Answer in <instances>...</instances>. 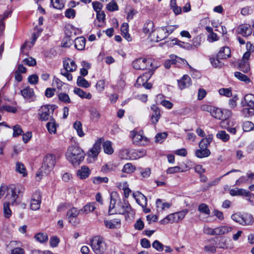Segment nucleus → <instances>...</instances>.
Wrapping results in <instances>:
<instances>
[{
    "instance_id": "nucleus-61",
    "label": "nucleus",
    "mask_w": 254,
    "mask_h": 254,
    "mask_svg": "<svg viewBox=\"0 0 254 254\" xmlns=\"http://www.w3.org/2000/svg\"><path fill=\"white\" fill-rule=\"evenodd\" d=\"M107 9L110 11H114L118 10V6L115 0L111 1L106 6Z\"/></svg>"
},
{
    "instance_id": "nucleus-17",
    "label": "nucleus",
    "mask_w": 254,
    "mask_h": 254,
    "mask_svg": "<svg viewBox=\"0 0 254 254\" xmlns=\"http://www.w3.org/2000/svg\"><path fill=\"white\" fill-rule=\"evenodd\" d=\"M102 142V139H98L94 144L92 148H91L88 152L89 156L92 157H96L99 154L100 150V146Z\"/></svg>"
},
{
    "instance_id": "nucleus-55",
    "label": "nucleus",
    "mask_w": 254,
    "mask_h": 254,
    "mask_svg": "<svg viewBox=\"0 0 254 254\" xmlns=\"http://www.w3.org/2000/svg\"><path fill=\"white\" fill-rule=\"evenodd\" d=\"M93 183L94 184L98 185L102 183H107L108 182L109 179L107 177H95L92 178Z\"/></svg>"
},
{
    "instance_id": "nucleus-24",
    "label": "nucleus",
    "mask_w": 254,
    "mask_h": 254,
    "mask_svg": "<svg viewBox=\"0 0 254 254\" xmlns=\"http://www.w3.org/2000/svg\"><path fill=\"white\" fill-rule=\"evenodd\" d=\"M241 225L243 226L252 225L254 223V218L252 214L245 213L242 215Z\"/></svg>"
},
{
    "instance_id": "nucleus-53",
    "label": "nucleus",
    "mask_w": 254,
    "mask_h": 254,
    "mask_svg": "<svg viewBox=\"0 0 254 254\" xmlns=\"http://www.w3.org/2000/svg\"><path fill=\"white\" fill-rule=\"evenodd\" d=\"M167 133L166 132L158 133L155 136V142L162 143L167 137Z\"/></svg>"
},
{
    "instance_id": "nucleus-31",
    "label": "nucleus",
    "mask_w": 254,
    "mask_h": 254,
    "mask_svg": "<svg viewBox=\"0 0 254 254\" xmlns=\"http://www.w3.org/2000/svg\"><path fill=\"white\" fill-rule=\"evenodd\" d=\"M86 40L83 37L75 38L74 40V46L78 50H83L85 46Z\"/></svg>"
},
{
    "instance_id": "nucleus-52",
    "label": "nucleus",
    "mask_w": 254,
    "mask_h": 254,
    "mask_svg": "<svg viewBox=\"0 0 254 254\" xmlns=\"http://www.w3.org/2000/svg\"><path fill=\"white\" fill-rule=\"evenodd\" d=\"M130 149H125L120 151L119 156L123 159H130Z\"/></svg>"
},
{
    "instance_id": "nucleus-19",
    "label": "nucleus",
    "mask_w": 254,
    "mask_h": 254,
    "mask_svg": "<svg viewBox=\"0 0 254 254\" xmlns=\"http://www.w3.org/2000/svg\"><path fill=\"white\" fill-rule=\"evenodd\" d=\"M130 159L136 160L144 157L146 154V151L144 149H130Z\"/></svg>"
},
{
    "instance_id": "nucleus-15",
    "label": "nucleus",
    "mask_w": 254,
    "mask_h": 254,
    "mask_svg": "<svg viewBox=\"0 0 254 254\" xmlns=\"http://www.w3.org/2000/svg\"><path fill=\"white\" fill-rule=\"evenodd\" d=\"M143 32L146 34H149V36L151 38L152 35L153 34L155 36L154 32V25L152 21L148 20L144 23L143 28Z\"/></svg>"
},
{
    "instance_id": "nucleus-2",
    "label": "nucleus",
    "mask_w": 254,
    "mask_h": 254,
    "mask_svg": "<svg viewBox=\"0 0 254 254\" xmlns=\"http://www.w3.org/2000/svg\"><path fill=\"white\" fill-rule=\"evenodd\" d=\"M67 159L73 165L78 166L84 160L85 154L78 146H69L66 152Z\"/></svg>"
},
{
    "instance_id": "nucleus-13",
    "label": "nucleus",
    "mask_w": 254,
    "mask_h": 254,
    "mask_svg": "<svg viewBox=\"0 0 254 254\" xmlns=\"http://www.w3.org/2000/svg\"><path fill=\"white\" fill-rule=\"evenodd\" d=\"M153 71H149L148 72L143 73L142 75L138 77L137 79L135 86L136 87H139L141 86H143L145 82L150 79L151 75H152Z\"/></svg>"
},
{
    "instance_id": "nucleus-14",
    "label": "nucleus",
    "mask_w": 254,
    "mask_h": 254,
    "mask_svg": "<svg viewBox=\"0 0 254 254\" xmlns=\"http://www.w3.org/2000/svg\"><path fill=\"white\" fill-rule=\"evenodd\" d=\"M104 224L107 228L114 229L120 228L121 223L119 219H113L111 220L104 219Z\"/></svg>"
},
{
    "instance_id": "nucleus-25",
    "label": "nucleus",
    "mask_w": 254,
    "mask_h": 254,
    "mask_svg": "<svg viewBox=\"0 0 254 254\" xmlns=\"http://www.w3.org/2000/svg\"><path fill=\"white\" fill-rule=\"evenodd\" d=\"M230 56L231 50L226 46L221 48L217 54V58L220 59H226Z\"/></svg>"
},
{
    "instance_id": "nucleus-27",
    "label": "nucleus",
    "mask_w": 254,
    "mask_h": 254,
    "mask_svg": "<svg viewBox=\"0 0 254 254\" xmlns=\"http://www.w3.org/2000/svg\"><path fill=\"white\" fill-rule=\"evenodd\" d=\"M163 27H160L157 30L156 37L155 39L151 38V41L158 42L163 40L168 37Z\"/></svg>"
},
{
    "instance_id": "nucleus-21",
    "label": "nucleus",
    "mask_w": 254,
    "mask_h": 254,
    "mask_svg": "<svg viewBox=\"0 0 254 254\" xmlns=\"http://www.w3.org/2000/svg\"><path fill=\"white\" fill-rule=\"evenodd\" d=\"M156 205L158 211H163L170 208L172 203L166 202L164 200L158 198L156 200Z\"/></svg>"
},
{
    "instance_id": "nucleus-42",
    "label": "nucleus",
    "mask_w": 254,
    "mask_h": 254,
    "mask_svg": "<svg viewBox=\"0 0 254 254\" xmlns=\"http://www.w3.org/2000/svg\"><path fill=\"white\" fill-rule=\"evenodd\" d=\"M66 0H51V2L53 7L61 9L64 8Z\"/></svg>"
},
{
    "instance_id": "nucleus-37",
    "label": "nucleus",
    "mask_w": 254,
    "mask_h": 254,
    "mask_svg": "<svg viewBox=\"0 0 254 254\" xmlns=\"http://www.w3.org/2000/svg\"><path fill=\"white\" fill-rule=\"evenodd\" d=\"M96 208L95 202H90L86 204L82 209H80L81 213L83 214H88L92 212Z\"/></svg>"
},
{
    "instance_id": "nucleus-54",
    "label": "nucleus",
    "mask_w": 254,
    "mask_h": 254,
    "mask_svg": "<svg viewBox=\"0 0 254 254\" xmlns=\"http://www.w3.org/2000/svg\"><path fill=\"white\" fill-rule=\"evenodd\" d=\"M9 203H7V202H5L3 203V213L4 216L5 218H9L12 214V212L9 208Z\"/></svg>"
},
{
    "instance_id": "nucleus-51",
    "label": "nucleus",
    "mask_w": 254,
    "mask_h": 254,
    "mask_svg": "<svg viewBox=\"0 0 254 254\" xmlns=\"http://www.w3.org/2000/svg\"><path fill=\"white\" fill-rule=\"evenodd\" d=\"M135 170V167L130 163L126 164L124 165L123 169H122V171L123 172L128 174L131 173L133 172Z\"/></svg>"
},
{
    "instance_id": "nucleus-4",
    "label": "nucleus",
    "mask_w": 254,
    "mask_h": 254,
    "mask_svg": "<svg viewBox=\"0 0 254 254\" xmlns=\"http://www.w3.org/2000/svg\"><path fill=\"white\" fill-rule=\"evenodd\" d=\"M64 69L61 70V74L66 77L68 80L72 79V76L70 72H73L76 70L77 65L74 61L70 59H67L63 62Z\"/></svg>"
},
{
    "instance_id": "nucleus-9",
    "label": "nucleus",
    "mask_w": 254,
    "mask_h": 254,
    "mask_svg": "<svg viewBox=\"0 0 254 254\" xmlns=\"http://www.w3.org/2000/svg\"><path fill=\"white\" fill-rule=\"evenodd\" d=\"M55 163V156L52 154H47L43 160L42 171L45 174H48L54 169Z\"/></svg>"
},
{
    "instance_id": "nucleus-43",
    "label": "nucleus",
    "mask_w": 254,
    "mask_h": 254,
    "mask_svg": "<svg viewBox=\"0 0 254 254\" xmlns=\"http://www.w3.org/2000/svg\"><path fill=\"white\" fill-rule=\"evenodd\" d=\"M216 137L223 142H227L230 139L229 135L224 130H219L216 134Z\"/></svg>"
},
{
    "instance_id": "nucleus-6",
    "label": "nucleus",
    "mask_w": 254,
    "mask_h": 254,
    "mask_svg": "<svg viewBox=\"0 0 254 254\" xmlns=\"http://www.w3.org/2000/svg\"><path fill=\"white\" fill-rule=\"evenodd\" d=\"M25 190V188L23 186H20L16 188L15 189L12 188L7 189V193L6 195V198L8 200L7 203L14 204L17 203V199L19 195L22 194Z\"/></svg>"
},
{
    "instance_id": "nucleus-59",
    "label": "nucleus",
    "mask_w": 254,
    "mask_h": 254,
    "mask_svg": "<svg viewBox=\"0 0 254 254\" xmlns=\"http://www.w3.org/2000/svg\"><path fill=\"white\" fill-rule=\"evenodd\" d=\"M219 93L222 96L230 97L232 95V90L230 88H221L218 91Z\"/></svg>"
},
{
    "instance_id": "nucleus-35",
    "label": "nucleus",
    "mask_w": 254,
    "mask_h": 254,
    "mask_svg": "<svg viewBox=\"0 0 254 254\" xmlns=\"http://www.w3.org/2000/svg\"><path fill=\"white\" fill-rule=\"evenodd\" d=\"M213 135L212 134L208 135L206 137L202 138L199 142V147L207 148L208 145L213 140Z\"/></svg>"
},
{
    "instance_id": "nucleus-32",
    "label": "nucleus",
    "mask_w": 254,
    "mask_h": 254,
    "mask_svg": "<svg viewBox=\"0 0 254 254\" xmlns=\"http://www.w3.org/2000/svg\"><path fill=\"white\" fill-rule=\"evenodd\" d=\"M230 193L231 195H244L245 196H249L250 192L243 189H232L230 190Z\"/></svg>"
},
{
    "instance_id": "nucleus-28",
    "label": "nucleus",
    "mask_w": 254,
    "mask_h": 254,
    "mask_svg": "<svg viewBox=\"0 0 254 254\" xmlns=\"http://www.w3.org/2000/svg\"><path fill=\"white\" fill-rule=\"evenodd\" d=\"M89 111L90 112V119L94 122H98L101 118V114L97 109L95 107H91Z\"/></svg>"
},
{
    "instance_id": "nucleus-49",
    "label": "nucleus",
    "mask_w": 254,
    "mask_h": 254,
    "mask_svg": "<svg viewBox=\"0 0 254 254\" xmlns=\"http://www.w3.org/2000/svg\"><path fill=\"white\" fill-rule=\"evenodd\" d=\"M77 85L78 86L88 88L90 86V84L85 78L81 76H78L77 80Z\"/></svg>"
},
{
    "instance_id": "nucleus-36",
    "label": "nucleus",
    "mask_w": 254,
    "mask_h": 254,
    "mask_svg": "<svg viewBox=\"0 0 254 254\" xmlns=\"http://www.w3.org/2000/svg\"><path fill=\"white\" fill-rule=\"evenodd\" d=\"M77 31V29L71 25H67L65 27V34L70 38L76 35Z\"/></svg>"
},
{
    "instance_id": "nucleus-18",
    "label": "nucleus",
    "mask_w": 254,
    "mask_h": 254,
    "mask_svg": "<svg viewBox=\"0 0 254 254\" xmlns=\"http://www.w3.org/2000/svg\"><path fill=\"white\" fill-rule=\"evenodd\" d=\"M237 33L242 35L244 37H248L251 35L252 30L250 26L247 24H242L240 25L237 28Z\"/></svg>"
},
{
    "instance_id": "nucleus-20",
    "label": "nucleus",
    "mask_w": 254,
    "mask_h": 254,
    "mask_svg": "<svg viewBox=\"0 0 254 254\" xmlns=\"http://www.w3.org/2000/svg\"><path fill=\"white\" fill-rule=\"evenodd\" d=\"M178 82L179 87L181 90L189 87L191 84V79L188 75H184Z\"/></svg>"
},
{
    "instance_id": "nucleus-23",
    "label": "nucleus",
    "mask_w": 254,
    "mask_h": 254,
    "mask_svg": "<svg viewBox=\"0 0 254 254\" xmlns=\"http://www.w3.org/2000/svg\"><path fill=\"white\" fill-rule=\"evenodd\" d=\"M90 173V170L88 167L83 166L77 171V175L80 179H85L89 177Z\"/></svg>"
},
{
    "instance_id": "nucleus-63",
    "label": "nucleus",
    "mask_w": 254,
    "mask_h": 254,
    "mask_svg": "<svg viewBox=\"0 0 254 254\" xmlns=\"http://www.w3.org/2000/svg\"><path fill=\"white\" fill-rule=\"evenodd\" d=\"M152 247L153 248L159 252H162L164 248V245L158 240H155L154 241L152 244Z\"/></svg>"
},
{
    "instance_id": "nucleus-26",
    "label": "nucleus",
    "mask_w": 254,
    "mask_h": 254,
    "mask_svg": "<svg viewBox=\"0 0 254 254\" xmlns=\"http://www.w3.org/2000/svg\"><path fill=\"white\" fill-rule=\"evenodd\" d=\"M132 140L134 144L142 145L144 144V141H146V138L140 133L133 132Z\"/></svg>"
},
{
    "instance_id": "nucleus-29",
    "label": "nucleus",
    "mask_w": 254,
    "mask_h": 254,
    "mask_svg": "<svg viewBox=\"0 0 254 254\" xmlns=\"http://www.w3.org/2000/svg\"><path fill=\"white\" fill-rule=\"evenodd\" d=\"M181 61L184 62V60L176 56H172L171 59L165 61L164 65L166 68H169L171 64H176L177 62L180 63Z\"/></svg>"
},
{
    "instance_id": "nucleus-40",
    "label": "nucleus",
    "mask_w": 254,
    "mask_h": 254,
    "mask_svg": "<svg viewBox=\"0 0 254 254\" xmlns=\"http://www.w3.org/2000/svg\"><path fill=\"white\" fill-rule=\"evenodd\" d=\"M211 116L215 119L221 120L223 119V112L220 109L213 107L210 113Z\"/></svg>"
},
{
    "instance_id": "nucleus-1",
    "label": "nucleus",
    "mask_w": 254,
    "mask_h": 254,
    "mask_svg": "<svg viewBox=\"0 0 254 254\" xmlns=\"http://www.w3.org/2000/svg\"><path fill=\"white\" fill-rule=\"evenodd\" d=\"M117 193L112 192L110 195V203L108 212L110 215L119 214L125 215L127 217H133L135 212L132 209L129 203L124 200L122 201L117 199Z\"/></svg>"
},
{
    "instance_id": "nucleus-44",
    "label": "nucleus",
    "mask_w": 254,
    "mask_h": 254,
    "mask_svg": "<svg viewBox=\"0 0 254 254\" xmlns=\"http://www.w3.org/2000/svg\"><path fill=\"white\" fill-rule=\"evenodd\" d=\"M112 143L110 141H106L103 143L104 151L108 154H112L114 152V149L112 147Z\"/></svg>"
},
{
    "instance_id": "nucleus-3",
    "label": "nucleus",
    "mask_w": 254,
    "mask_h": 254,
    "mask_svg": "<svg viewBox=\"0 0 254 254\" xmlns=\"http://www.w3.org/2000/svg\"><path fill=\"white\" fill-rule=\"evenodd\" d=\"M245 105L247 107L242 111L243 115L249 117L254 115V95L248 94L244 97Z\"/></svg>"
},
{
    "instance_id": "nucleus-11",
    "label": "nucleus",
    "mask_w": 254,
    "mask_h": 254,
    "mask_svg": "<svg viewBox=\"0 0 254 254\" xmlns=\"http://www.w3.org/2000/svg\"><path fill=\"white\" fill-rule=\"evenodd\" d=\"M41 202V194L39 190H36L33 193L30 203L31 209L33 210H37L40 207Z\"/></svg>"
},
{
    "instance_id": "nucleus-46",
    "label": "nucleus",
    "mask_w": 254,
    "mask_h": 254,
    "mask_svg": "<svg viewBox=\"0 0 254 254\" xmlns=\"http://www.w3.org/2000/svg\"><path fill=\"white\" fill-rule=\"evenodd\" d=\"M80 213H81L80 209L78 210L75 207H72L67 212L66 218L76 217Z\"/></svg>"
},
{
    "instance_id": "nucleus-22",
    "label": "nucleus",
    "mask_w": 254,
    "mask_h": 254,
    "mask_svg": "<svg viewBox=\"0 0 254 254\" xmlns=\"http://www.w3.org/2000/svg\"><path fill=\"white\" fill-rule=\"evenodd\" d=\"M153 113L151 116V121L152 124H156L160 118V111L159 109L155 105H153L151 107Z\"/></svg>"
},
{
    "instance_id": "nucleus-45",
    "label": "nucleus",
    "mask_w": 254,
    "mask_h": 254,
    "mask_svg": "<svg viewBox=\"0 0 254 254\" xmlns=\"http://www.w3.org/2000/svg\"><path fill=\"white\" fill-rule=\"evenodd\" d=\"M15 170L16 172L22 175L23 177H25L27 175V172L26 168L21 162H17L16 163Z\"/></svg>"
},
{
    "instance_id": "nucleus-10",
    "label": "nucleus",
    "mask_w": 254,
    "mask_h": 254,
    "mask_svg": "<svg viewBox=\"0 0 254 254\" xmlns=\"http://www.w3.org/2000/svg\"><path fill=\"white\" fill-rule=\"evenodd\" d=\"M152 64L151 60L140 58L133 62L132 66L134 69L137 70L148 69L149 71H154L155 68H151Z\"/></svg>"
},
{
    "instance_id": "nucleus-5",
    "label": "nucleus",
    "mask_w": 254,
    "mask_h": 254,
    "mask_svg": "<svg viewBox=\"0 0 254 254\" xmlns=\"http://www.w3.org/2000/svg\"><path fill=\"white\" fill-rule=\"evenodd\" d=\"M188 211V210L186 209L182 211L171 213L162 219L161 221V223L165 225L169 223H177L185 217Z\"/></svg>"
},
{
    "instance_id": "nucleus-33",
    "label": "nucleus",
    "mask_w": 254,
    "mask_h": 254,
    "mask_svg": "<svg viewBox=\"0 0 254 254\" xmlns=\"http://www.w3.org/2000/svg\"><path fill=\"white\" fill-rule=\"evenodd\" d=\"M200 149L195 151V156L197 158H202L209 156L210 154V150L207 148L199 147Z\"/></svg>"
},
{
    "instance_id": "nucleus-41",
    "label": "nucleus",
    "mask_w": 254,
    "mask_h": 254,
    "mask_svg": "<svg viewBox=\"0 0 254 254\" xmlns=\"http://www.w3.org/2000/svg\"><path fill=\"white\" fill-rule=\"evenodd\" d=\"M46 127L50 133H55L57 129L55 120L53 118H51L50 121L47 124Z\"/></svg>"
},
{
    "instance_id": "nucleus-64",
    "label": "nucleus",
    "mask_w": 254,
    "mask_h": 254,
    "mask_svg": "<svg viewBox=\"0 0 254 254\" xmlns=\"http://www.w3.org/2000/svg\"><path fill=\"white\" fill-rule=\"evenodd\" d=\"M58 97L60 101H63L65 103H69L70 102V100L69 97V96L66 93H60L58 95Z\"/></svg>"
},
{
    "instance_id": "nucleus-50",
    "label": "nucleus",
    "mask_w": 254,
    "mask_h": 254,
    "mask_svg": "<svg viewBox=\"0 0 254 254\" xmlns=\"http://www.w3.org/2000/svg\"><path fill=\"white\" fill-rule=\"evenodd\" d=\"M73 127L76 130L78 135L80 137L84 136V133L82 129V124L79 121H76L73 124Z\"/></svg>"
},
{
    "instance_id": "nucleus-12",
    "label": "nucleus",
    "mask_w": 254,
    "mask_h": 254,
    "mask_svg": "<svg viewBox=\"0 0 254 254\" xmlns=\"http://www.w3.org/2000/svg\"><path fill=\"white\" fill-rule=\"evenodd\" d=\"M21 94L23 98L29 102L35 100V96L33 89L27 86L21 90Z\"/></svg>"
},
{
    "instance_id": "nucleus-8",
    "label": "nucleus",
    "mask_w": 254,
    "mask_h": 254,
    "mask_svg": "<svg viewBox=\"0 0 254 254\" xmlns=\"http://www.w3.org/2000/svg\"><path fill=\"white\" fill-rule=\"evenodd\" d=\"M55 109V105H46L40 107L38 111V115L40 120L46 121L51 120L52 118L51 115L53 114Z\"/></svg>"
},
{
    "instance_id": "nucleus-48",
    "label": "nucleus",
    "mask_w": 254,
    "mask_h": 254,
    "mask_svg": "<svg viewBox=\"0 0 254 254\" xmlns=\"http://www.w3.org/2000/svg\"><path fill=\"white\" fill-rule=\"evenodd\" d=\"M170 7L175 15L180 14L182 12V8L177 5L176 0H170Z\"/></svg>"
},
{
    "instance_id": "nucleus-56",
    "label": "nucleus",
    "mask_w": 254,
    "mask_h": 254,
    "mask_svg": "<svg viewBox=\"0 0 254 254\" xmlns=\"http://www.w3.org/2000/svg\"><path fill=\"white\" fill-rule=\"evenodd\" d=\"M198 210L205 215H209L210 209L207 205L205 203H201L198 207Z\"/></svg>"
},
{
    "instance_id": "nucleus-16",
    "label": "nucleus",
    "mask_w": 254,
    "mask_h": 254,
    "mask_svg": "<svg viewBox=\"0 0 254 254\" xmlns=\"http://www.w3.org/2000/svg\"><path fill=\"white\" fill-rule=\"evenodd\" d=\"M133 197L136 200V202L140 205L142 207H144L147 205V198L146 197L140 192L137 191L133 192L132 194Z\"/></svg>"
},
{
    "instance_id": "nucleus-62",
    "label": "nucleus",
    "mask_w": 254,
    "mask_h": 254,
    "mask_svg": "<svg viewBox=\"0 0 254 254\" xmlns=\"http://www.w3.org/2000/svg\"><path fill=\"white\" fill-rule=\"evenodd\" d=\"M219 59L217 57V58H210V62L212 64V65L216 68V67H221L222 64V63L219 61Z\"/></svg>"
},
{
    "instance_id": "nucleus-38",
    "label": "nucleus",
    "mask_w": 254,
    "mask_h": 254,
    "mask_svg": "<svg viewBox=\"0 0 254 254\" xmlns=\"http://www.w3.org/2000/svg\"><path fill=\"white\" fill-rule=\"evenodd\" d=\"M73 92L75 94L78 95L81 98L90 99L92 97L91 94L90 93H86L79 88H75Z\"/></svg>"
},
{
    "instance_id": "nucleus-34",
    "label": "nucleus",
    "mask_w": 254,
    "mask_h": 254,
    "mask_svg": "<svg viewBox=\"0 0 254 254\" xmlns=\"http://www.w3.org/2000/svg\"><path fill=\"white\" fill-rule=\"evenodd\" d=\"M223 177L222 176L220 178L214 179L213 180L209 182L206 185L201 186V190L202 191H205L208 190L211 187L217 185L219 183L221 178Z\"/></svg>"
},
{
    "instance_id": "nucleus-58",
    "label": "nucleus",
    "mask_w": 254,
    "mask_h": 254,
    "mask_svg": "<svg viewBox=\"0 0 254 254\" xmlns=\"http://www.w3.org/2000/svg\"><path fill=\"white\" fill-rule=\"evenodd\" d=\"M13 132V136L14 137H16L21 135L23 132V130L21 127L19 125H16L12 127Z\"/></svg>"
},
{
    "instance_id": "nucleus-57",
    "label": "nucleus",
    "mask_w": 254,
    "mask_h": 254,
    "mask_svg": "<svg viewBox=\"0 0 254 254\" xmlns=\"http://www.w3.org/2000/svg\"><path fill=\"white\" fill-rule=\"evenodd\" d=\"M35 238L40 243H44L48 240V237L46 234L39 233L35 236Z\"/></svg>"
},
{
    "instance_id": "nucleus-7",
    "label": "nucleus",
    "mask_w": 254,
    "mask_h": 254,
    "mask_svg": "<svg viewBox=\"0 0 254 254\" xmlns=\"http://www.w3.org/2000/svg\"><path fill=\"white\" fill-rule=\"evenodd\" d=\"M91 245L95 254L104 253L106 249V245L104 239L99 236H96L91 240Z\"/></svg>"
},
{
    "instance_id": "nucleus-39",
    "label": "nucleus",
    "mask_w": 254,
    "mask_h": 254,
    "mask_svg": "<svg viewBox=\"0 0 254 254\" xmlns=\"http://www.w3.org/2000/svg\"><path fill=\"white\" fill-rule=\"evenodd\" d=\"M238 67L239 69L244 73H247L250 70V64L248 61L241 60L239 63Z\"/></svg>"
},
{
    "instance_id": "nucleus-60",
    "label": "nucleus",
    "mask_w": 254,
    "mask_h": 254,
    "mask_svg": "<svg viewBox=\"0 0 254 254\" xmlns=\"http://www.w3.org/2000/svg\"><path fill=\"white\" fill-rule=\"evenodd\" d=\"M254 128V124L250 121L245 122L243 124V129L244 131H249Z\"/></svg>"
},
{
    "instance_id": "nucleus-30",
    "label": "nucleus",
    "mask_w": 254,
    "mask_h": 254,
    "mask_svg": "<svg viewBox=\"0 0 254 254\" xmlns=\"http://www.w3.org/2000/svg\"><path fill=\"white\" fill-rule=\"evenodd\" d=\"M232 227L226 225L221 226L215 228L216 236L226 234L232 231Z\"/></svg>"
},
{
    "instance_id": "nucleus-47",
    "label": "nucleus",
    "mask_w": 254,
    "mask_h": 254,
    "mask_svg": "<svg viewBox=\"0 0 254 254\" xmlns=\"http://www.w3.org/2000/svg\"><path fill=\"white\" fill-rule=\"evenodd\" d=\"M235 76L239 80L244 81L246 83L250 82V79L245 74L242 73L240 72L236 71L234 73Z\"/></svg>"
}]
</instances>
